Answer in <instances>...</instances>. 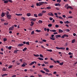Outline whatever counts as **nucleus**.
Listing matches in <instances>:
<instances>
[{"label":"nucleus","mask_w":77,"mask_h":77,"mask_svg":"<svg viewBox=\"0 0 77 77\" xmlns=\"http://www.w3.org/2000/svg\"><path fill=\"white\" fill-rule=\"evenodd\" d=\"M44 3H45V2H39V3H37L36 4V5L37 6H40L41 5H43Z\"/></svg>","instance_id":"nucleus-1"},{"label":"nucleus","mask_w":77,"mask_h":77,"mask_svg":"<svg viewBox=\"0 0 77 77\" xmlns=\"http://www.w3.org/2000/svg\"><path fill=\"white\" fill-rule=\"evenodd\" d=\"M8 2H11V3H12V0H5V1H4V3L6 4Z\"/></svg>","instance_id":"nucleus-2"},{"label":"nucleus","mask_w":77,"mask_h":77,"mask_svg":"<svg viewBox=\"0 0 77 77\" xmlns=\"http://www.w3.org/2000/svg\"><path fill=\"white\" fill-rule=\"evenodd\" d=\"M54 15H56L55 17L57 18H60V19H62V17H59V16H57V13H54Z\"/></svg>","instance_id":"nucleus-3"},{"label":"nucleus","mask_w":77,"mask_h":77,"mask_svg":"<svg viewBox=\"0 0 77 77\" xmlns=\"http://www.w3.org/2000/svg\"><path fill=\"white\" fill-rule=\"evenodd\" d=\"M54 35H51V36L52 38L51 37L50 38L52 40H55V38H53V37H54Z\"/></svg>","instance_id":"nucleus-4"},{"label":"nucleus","mask_w":77,"mask_h":77,"mask_svg":"<svg viewBox=\"0 0 77 77\" xmlns=\"http://www.w3.org/2000/svg\"><path fill=\"white\" fill-rule=\"evenodd\" d=\"M8 18V19H11V15L10 14H8L6 16Z\"/></svg>","instance_id":"nucleus-5"},{"label":"nucleus","mask_w":77,"mask_h":77,"mask_svg":"<svg viewBox=\"0 0 77 77\" xmlns=\"http://www.w3.org/2000/svg\"><path fill=\"white\" fill-rule=\"evenodd\" d=\"M14 26H12L11 27H10L9 28V30H12L14 29Z\"/></svg>","instance_id":"nucleus-6"},{"label":"nucleus","mask_w":77,"mask_h":77,"mask_svg":"<svg viewBox=\"0 0 77 77\" xmlns=\"http://www.w3.org/2000/svg\"><path fill=\"white\" fill-rule=\"evenodd\" d=\"M36 63V62L34 61V62H32L31 63L29 64V65H33V64H34V63Z\"/></svg>","instance_id":"nucleus-7"},{"label":"nucleus","mask_w":77,"mask_h":77,"mask_svg":"<svg viewBox=\"0 0 77 77\" xmlns=\"http://www.w3.org/2000/svg\"><path fill=\"white\" fill-rule=\"evenodd\" d=\"M44 69L46 71V72H50V71L48 70V69L45 68H44Z\"/></svg>","instance_id":"nucleus-8"},{"label":"nucleus","mask_w":77,"mask_h":77,"mask_svg":"<svg viewBox=\"0 0 77 77\" xmlns=\"http://www.w3.org/2000/svg\"><path fill=\"white\" fill-rule=\"evenodd\" d=\"M31 24L30 25V26H31V27H32V26H33V24H35V23H34V22H33V21H32L31 22Z\"/></svg>","instance_id":"nucleus-9"},{"label":"nucleus","mask_w":77,"mask_h":77,"mask_svg":"<svg viewBox=\"0 0 77 77\" xmlns=\"http://www.w3.org/2000/svg\"><path fill=\"white\" fill-rule=\"evenodd\" d=\"M48 15H51V16H54V14H53V13L51 12L50 13L48 14Z\"/></svg>","instance_id":"nucleus-10"},{"label":"nucleus","mask_w":77,"mask_h":77,"mask_svg":"<svg viewBox=\"0 0 77 77\" xmlns=\"http://www.w3.org/2000/svg\"><path fill=\"white\" fill-rule=\"evenodd\" d=\"M37 59H38V60H44V59L42 58L41 57L37 58Z\"/></svg>","instance_id":"nucleus-11"},{"label":"nucleus","mask_w":77,"mask_h":77,"mask_svg":"<svg viewBox=\"0 0 77 77\" xmlns=\"http://www.w3.org/2000/svg\"><path fill=\"white\" fill-rule=\"evenodd\" d=\"M63 30H61V29H59V33H62V32H63Z\"/></svg>","instance_id":"nucleus-12"},{"label":"nucleus","mask_w":77,"mask_h":77,"mask_svg":"<svg viewBox=\"0 0 77 77\" xmlns=\"http://www.w3.org/2000/svg\"><path fill=\"white\" fill-rule=\"evenodd\" d=\"M55 36L56 37H58V38H61V35H55Z\"/></svg>","instance_id":"nucleus-13"},{"label":"nucleus","mask_w":77,"mask_h":77,"mask_svg":"<svg viewBox=\"0 0 77 77\" xmlns=\"http://www.w3.org/2000/svg\"><path fill=\"white\" fill-rule=\"evenodd\" d=\"M5 13L3 12H2L1 14V17H5Z\"/></svg>","instance_id":"nucleus-14"},{"label":"nucleus","mask_w":77,"mask_h":77,"mask_svg":"<svg viewBox=\"0 0 77 77\" xmlns=\"http://www.w3.org/2000/svg\"><path fill=\"white\" fill-rule=\"evenodd\" d=\"M8 75V74H4L2 75V77H5V76H6Z\"/></svg>","instance_id":"nucleus-15"},{"label":"nucleus","mask_w":77,"mask_h":77,"mask_svg":"<svg viewBox=\"0 0 77 77\" xmlns=\"http://www.w3.org/2000/svg\"><path fill=\"white\" fill-rule=\"evenodd\" d=\"M64 30H65V31L66 32H67L70 31V30H69V29H66Z\"/></svg>","instance_id":"nucleus-16"},{"label":"nucleus","mask_w":77,"mask_h":77,"mask_svg":"<svg viewBox=\"0 0 77 77\" xmlns=\"http://www.w3.org/2000/svg\"><path fill=\"white\" fill-rule=\"evenodd\" d=\"M46 51H50V52H52L53 51L51 49H47Z\"/></svg>","instance_id":"nucleus-17"},{"label":"nucleus","mask_w":77,"mask_h":77,"mask_svg":"<svg viewBox=\"0 0 77 77\" xmlns=\"http://www.w3.org/2000/svg\"><path fill=\"white\" fill-rule=\"evenodd\" d=\"M42 22H43L41 20H38V23H42Z\"/></svg>","instance_id":"nucleus-18"},{"label":"nucleus","mask_w":77,"mask_h":77,"mask_svg":"<svg viewBox=\"0 0 77 77\" xmlns=\"http://www.w3.org/2000/svg\"><path fill=\"white\" fill-rule=\"evenodd\" d=\"M40 71V72H41L43 73V74H45V72H44V71L42 70H41Z\"/></svg>","instance_id":"nucleus-19"},{"label":"nucleus","mask_w":77,"mask_h":77,"mask_svg":"<svg viewBox=\"0 0 77 77\" xmlns=\"http://www.w3.org/2000/svg\"><path fill=\"white\" fill-rule=\"evenodd\" d=\"M27 16H28V17H30V15H31V14L30 13H27Z\"/></svg>","instance_id":"nucleus-20"},{"label":"nucleus","mask_w":77,"mask_h":77,"mask_svg":"<svg viewBox=\"0 0 77 77\" xmlns=\"http://www.w3.org/2000/svg\"><path fill=\"white\" fill-rule=\"evenodd\" d=\"M65 24H69V21H67L64 22Z\"/></svg>","instance_id":"nucleus-21"},{"label":"nucleus","mask_w":77,"mask_h":77,"mask_svg":"<svg viewBox=\"0 0 77 77\" xmlns=\"http://www.w3.org/2000/svg\"><path fill=\"white\" fill-rule=\"evenodd\" d=\"M33 55L34 56H35V57H39V55L38 54L37 55H35L34 54Z\"/></svg>","instance_id":"nucleus-22"},{"label":"nucleus","mask_w":77,"mask_h":77,"mask_svg":"<svg viewBox=\"0 0 77 77\" xmlns=\"http://www.w3.org/2000/svg\"><path fill=\"white\" fill-rule=\"evenodd\" d=\"M26 50H27V48H25L24 49H23V51H25Z\"/></svg>","instance_id":"nucleus-23"},{"label":"nucleus","mask_w":77,"mask_h":77,"mask_svg":"<svg viewBox=\"0 0 77 77\" xmlns=\"http://www.w3.org/2000/svg\"><path fill=\"white\" fill-rule=\"evenodd\" d=\"M61 0H57V2H58L59 3H60V2H61Z\"/></svg>","instance_id":"nucleus-24"},{"label":"nucleus","mask_w":77,"mask_h":77,"mask_svg":"<svg viewBox=\"0 0 77 77\" xmlns=\"http://www.w3.org/2000/svg\"><path fill=\"white\" fill-rule=\"evenodd\" d=\"M64 37H66L67 38H68L69 36L68 35H67L66 34H64Z\"/></svg>","instance_id":"nucleus-25"},{"label":"nucleus","mask_w":77,"mask_h":77,"mask_svg":"<svg viewBox=\"0 0 77 77\" xmlns=\"http://www.w3.org/2000/svg\"><path fill=\"white\" fill-rule=\"evenodd\" d=\"M31 21H36V19H31Z\"/></svg>","instance_id":"nucleus-26"},{"label":"nucleus","mask_w":77,"mask_h":77,"mask_svg":"<svg viewBox=\"0 0 77 77\" xmlns=\"http://www.w3.org/2000/svg\"><path fill=\"white\" fill-rule=\"evenodd\" d=\"M38 16H40V17H42V13H40L39 14H38Z\"/></svg>","instance_id":"nucleus-27"},{"label":"nucleus","mask_w":77,"mask_h":77,"mask_svg":"<svg viewBox=\"0 0 77 77\" xmlns=\"http://www.w3.org/2000/svg\"><path fill=\"white\" fill-rule=\"evenodd\" d=\"M36 31L37 32H41V30H38V29H37L36 30Z\"/></svg>","instance_id":"nucleus-28"},{"label":"nucleus","mask_w":77,"mask_h":77,"mask_svg":"<svg viewBox=\"0 0 77 77\" xmlns=\"http://www.w3.org/2000/svg\"><path fill=\"white\" fill-rule=\"evenodd\" d=\"M46 9H51V7H47Z\"/></svg>","instance_id":"nucleus-29"},{"label":"nucleus","mask_w":77,"mask_h":77,"mask_svg":"<svg viewBox=\"0 0 77 77\" xmlns=\"http://www.w3.org/2000/svg\"><path fill=\"white\" fill-rule=\"evenodd\" d=\"M22 20H23V21H25V20H26V18H24V17H22L21 18Z\"/></svg>","instance_id":"nucleus-30"},{"label":"nucleus","mask_w":77,"mask_h":77,"mask_svg":"<svg viewBox=\"0 0 77 77\" xmlns=\"http://www.w3.org/2000/svg\"><path fill=\"white\" fill-rule=\"evenodd\" d=\"M75 40L73 39L72 40V43H74V42H75Z\"/></svg>","instance_id":"nucleus-31"},{"label":"nucleus","mask_w":77,"mask_h":77,"mask_svg":"<svg viewBox=\"0 0 77 77\" xmlns=\"http://www.w3.org/2000/svg\"><path fill=\"white\" fill-rule=\"evenodd\" d=\"M8 23H4V25H5V26H7L8 25Z\"/></svg>","instance_id":"nucleus-32"},{"label":"nucleus","mask_w":77,"mask_h":77,"mask_svg":"<svg viewBox=\"0 0 77 77\" xmlns=\"http://www.w3.org/2000/svg\"><path fill=\"white\" fill-rule=\"evenodd\" d=\"M34 16L35 17H38V15H37V14H34Z\"/></svg>","instance_id":"nucleus-33"},{"label":"nucleus","mask_w":77,"mask_h":77,"mask_svg":"<svg viewBox=\"0 0 77 77\" xmlns=\"http://www.w3.org/2000/svg\"><path fill=\"white\" fill-rule=\"evenodd\" d=\"M7 38H4L3 39V41H4V42H5V41H7Z\"/></svg>","instance_id":"nucleus-34"},{"label":"nucleus","mask_w":77,"mask_h":77,"mask_svg":"<svg viewBox=\"0 0 77 77\" xmlns=\"http://www.w3.org/2000/svg\"><path fill=\"white\" fill-rule=\"evenodd\" d=\"M52 24H50L48 25V27H51L52 26Z\"/></svg>","instance_id":"nucleus-35"},{"label":"nucleus","mask_w":77,"mask_h":77,"mask_svg":"<svg viewBox=\"0 0 77 77\" xmlns=\"http://www.w3.org/2000/svg\"><path fill=\"white\" fill-rule=\"evenodd\" d=\"M59 64L60 65H63V62H62L61 63H59Z\"/></svg>","instance_id":"nucleus-36"},{"label":"nucleus","mask_w":77,"mask_h":77,"mask_svg":"<svg viewBox=\"0 0 77 77\" xmlns=\"http://www.w3.org/2000/svg\"><path fill=\"white\" fill-rule=\"evenodd\" d=\"M17 65L18 66V65H20V63H18V61L16 62Z\"/></svg>","instance_id":"nucleus-37"},{"label":"nucleus","mask_w":77,"mask_h":77,"mask_svg":"<svg viewBox=\"0 0 77 77\" xmlns=\"http://www.w3.org/2000/svg\"><path fill=\"white\" fill-rule=\"evenodd\" d=\"M12 48V46H9L8 47V49L9 50H11Z\"/></svg>","instance_id":"nucleus-38"},{"label":"nucleus","mask_w":77,"mask_h":77,"mask_svg":"<svg viewBox=\"0 0 77 77\" xmlns=\"http://www.w3.org/2000/svg\"><path fill=\"white\" fill-rule=\"evenodd\" d=\"M9 12H8V11H7V14H6V15H9Z\"/></svg>","instance_id":"nucleus-39"},{"label":"nucleus","mask_w":77,"mask_h":77,"mask_svg":"<svg viewBox=\"0 0 77 77\" xmlns=\"http://www.w3.org/2000/svg\"><path fill=\"white\" fill-rule=\"evenodd\" d=\"M56 48L58 50H60V48H59L58 47H56Z\"/></svg>","instance_id":"nucleus-40"},{"label":"nucleus","mask_w":77,"mask_h":77,"mask_svg":"<svg viewBox=\"0 0 77 77\" xmlns=\"http://www.w3.org/2000/svg\"><path fill=\"white\" fill-rule=\"evenodd\" d=\"M34 31H32L31 33V35H34Z\"/></svg>","instance_id":"nucleus-41"},{"label":"nucleus","mask_w":77,"mask_h":77,"mask_svg":"<svg viewBox=\"0 0 77 77\" xmlns=\"http://www.w3.org/2000/svg\"><path fill=\"white\" fill-rule=\"evenodd\" d=\"M23 45H24V44H20V47H21V46H23Z\"/></svg>","instance_id":"nucleus-42"},{"label":"nucleus","mask_w":77,"mask_h":77,"mask_svg":"<svg viewBox=\"0 0 77 77\" xmlns=\"http://www.w3.org/2000/svg\"><path fill=\"white\" fill-rule=\"evenodd\" d=\"M21 66H22L23 67H24V66H26V65L24 64H23Z\"/></svg>","instance_id":"nucleus-43"},{"label":"nucleus","mask_w":77,"mask_h":77,"mask_svg":"<svg viewBox=\"0 0 77 77\" xmlns=\"http://www.w3.org/2000/svg\"><path fill=\"white\" fill-rule=\"evenodd\" d=\"M49 20H50L51 21H52V20H53V18L52 17H50L49 18Z\"/></svg>","instance_id":"nucleus-44"},{"label":"nucleus","mask_w":77,"mask_h":77,"mask_svg":"<svg viewBox=\"0 0 77 77\" xmlns=\"http://www.w3.org/2000/svg\"><path fill=\"white\" fill-rule=\"evenodd\" d=\"M68 54H69V55H72L73 54L72 53H71V52H69V53H68Z\"/></svg>","instance_id":"nucleus-45"},{"label":"nucleus","mask_w":77,"mask_h":77,"mask_svg":"<svg viewBox=\"0 0 77 77\" xmlns=\"http://www.w3.org/2000/svg\"><path fill=\"white\" fill-rule=\"evenodd\" d=\"M55 26V27H57V28H58V27H59V26L58 25H56Z\"/></svg>","instance_id":"nucleus-46"},{"label":"nucleus","mask_w":77,"mask_h":77,"mask_svg":"<svg viewBox=\"0 0 77 77\" xmlns=\"http://www.w3.org/2000/svg\"><path fill=\"white\" fill-rule=\"evenodd\" d=\"M68 18H73V17L72 16H70L68 17Z\"/></svg>","instance_id":"nucleus-47"},{"label":"nucleus","mask_w":77,"mask_h":77,"mask_svg":"<svg viewBox=\"0 0 77 77\" xmlns=\"http://www.w3.org/2000/svg\"><path fill=\"white\" fill-rule=\"evenodd\" d=\"M18 51V50H16L14 51V53H17V51Z\"/></svg>","instance_id":"nucleus-48"},{"label":"nucleus","mask_w":77,"mask_h":77,"mask_svg":"<svg viewBox=\"0 0 77 77\" xmlns=\"http://www.w3.org/2000/svg\"><path fill=\"white\" fill-rule=\"evenodd\" d=\"M49 68H53V66L52 65V66H49Z\"/></svg>","instance_id":"nucleus-49"},{"label":"nucleus","mask_w":77,"mask_h":77,"mask_svg":"<svg viewBox=\"0 0 77 77\" xmlns=\"http://www.w3.org/2000/svg\"><path fill=\"white\" fill-rule=\"evenodd\" d=\"M56 32V30L55 29H53L52 30V32Z\"/></svg>","instance_id":"nucleus-50"},{"label":"nucleus","mask_w":77,"mask_h":77,"mask_svg":"<svg viewBox=\"0 0 77 77\" xmlns=\"http://www.w3.org/2000/svg\"><path fill=\"white\" fill-rule=\"evenodd\" d=\"M39 56H40V57H44V56H43L42 55V54H40L39 55Z\"/></svg>","instance_id":"nucleus-51"},{"label":"nucleus","mask_w":77,"mask_h":77,"mask_svg":"<svg viewBox=\"0 0 77 77\" xmlns=\"http://www.w3.org/2000/svg\"><path fill=\"white\" fill-rule=\"evenodd\" d=\"M61 38H65V35H64L62 36Z\"/></svg>","instance_id":"nucleus-52"},{"label":"nucleus","mask_w":77,"mask_h":77,"mask_svg":"<svg viewBox=\"0 0 77 77\" xmlns=\"http://www.w3.org/2000/svg\"><path fill=\"white\" fill-rule=\"evenodd\" d=\"M70 6H68V7L67 8V9H69V8L70 9Z\"/></svg>","instance_id":"nucleus-53"},{"label":"nucleus","mask_w":77,"mask_h":77,"mask_svg":"<svg viewBox=\"0 0 77 77\" xmlns=\"http://www.w3.org/2000/svg\"><path fill=\"white\" fill-rule=\"evenodd\" d=\"M46 13V11H42V13Z\"/></svg>","instance_id":"nucleus-54"},{"label":"nucleus","mask_w":77,"mask_h":77,"mask_svg":"<svg viewBox=\"0 0 77 77\" xmlns=\"http://www.w3.org/2000/svg\"><path fill=\"white\" fill-rule=\"evenodd\" d=\"M60 49H62V50H65V48H60Z\"/></svg>","instance_id":"nucleus-55"},{"label":"nucleus","mask_w":77,"mask_h":77,"mask_svg":"<svg viewBox=\"0 0 77 77\" xmlns=\"http://www.w3.org/2000/svg\"><path fill=\"white\" fill-rule=\"evenodd\" d=\"M41 47L42 48H44V49H45V48L44 47L43 45L41 46Z\"/></svg>","instance_id":"nucleus-56"},{"label":"nucleus","mask_w":77,"mask_h":77,"mask_svg":"<svg viewBox=\"0 0 77 77\" xmlns=\"http://www.w3.org/2000/svg\"><path fill=\"white\" fill-rule=\"evenodd\" d=\"M26 45H29V42H27L26 43Z\"/></svg>","instance_id":"nucleus-57"},{"label":"nucleus","mask_w":77,"mask_h":77,"mask_svg":"<svg viewBox=\"0 0 77 77\" xmlns=\"http://www.w3.org/2000/svg\"><path fill=\"white\" fill-rule=\"evenodd\" d=\"M2 71H6V69H5V68H4L3 69H2Z\"/></svg>","instance_id":"nucleus-58"},{"label":"nucleus","mask_w":77,"mask_h":77,"mask_svg":"<svg viewBox=\"0 0 77 77\" xmlns=\"http://www.w3.org/2000/svg\"><path fill=\"white\" fill-rule=\"evenodd\" d=\"M12 67V66H8V68H11Z\"/></svg>","instance_id":"nucleus-59"},{"label":"nucleus","mask_w":77,"mask_h":77,"mask_svg":"<svg viewBox=\"0 0 77 77\" xmlns=\"http://www.w3.org/2000/svg\"><path fill=\"white\" fill-rule=\"evenodd\" d=\"M39 43L40 44H42V43H43V42H42V41L39 42Z\"/></svg>","instance_id":"nucleus-60"},{"label":"nucleus","mask_w":77,"mask_h":77,"mask_svg":"<svg viewBox=\"0 0 77 77\" xmlns=\"http://www.w3.org/2000/svg\"><path fill=\"white\" fill-rule=\"evenodd\" d=\"M42 41H43V42H46V41H47V40H45V39L42 40Z\"/></svg>","instance_id":"nucleus-61"},{"label":"nucleus","mask_w":77,"mask_h":77,"mask_svg":"<svg viewBox=\"0 0 77 77\" xmlns=\"http://www.w3.org/2000/svg\"><path fill=\"white\" fill-rule=\"evenodd\" d=\"M44 63L45 64H48V62H46L45 61Z\"/></svg>","instance_id":"nucleus-62"},{"label":"nucleus","mask_w":77,"mask_h":77,"mask_svg":"<svg viewBox=\"0 0 77 77\" xmlns=\"http://www.w3.org/2000/svg\"><path fill=\"white\" fill-rule=\"evenodd\" d=\"M47 32H49V31H50V29H48V28L47 29Z\"/></svg>","instance_id":"nucleus-63"},{"label":"nucleus","mask_w":77,"mask_h":77,"mask_svg":"<svg viewBox=\"0 0 77 77\" xmlns=\"http://www.w3.org/2000/svg\"><path fill=\"white\" fill-rule=\"evenodd\" d=\"M1 51H4V50L3 49V48H1Z\"/></svg>","instance_id":"nucleus-64"}]
</instances>
